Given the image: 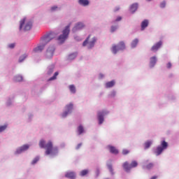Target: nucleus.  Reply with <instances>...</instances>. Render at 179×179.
<instances>
[{"instance_id":"1","label":"nucleus","mask_w":179,"mask_h":179,"mask_svg":"<svg viewBox=\"0 0 179 179\" xmlns=\"http://www.w3.org/2000/svg\"><path fill=\"white\" fill-rule=\"evenodd\" d=\"M39 147L42 149H45V154L48 156L51 155V156H55L57 153H58V148L53 147L52 142L48 141V143L45 144V141L44 140H41L39 142Z\"/></svg>"},{"instance_id":"2","label":"nucleus","mask_w":179,"mask_h":179,"mask_svg":"<svg viewBox=\"0 0 179 179\" xmlns=\"http://www.w3.org/2000/svg\"><path fill=\"white\" fill-rule=\"evenodd\" d=\"M57 37V34H55V32H50V34L45 35L43 38V44L41 45H39L38 47H36L34 51L35 52H41V51H43V50H44V48L45 47V45L48 43H50V40H52L53 38H55Z\"/></svg>"},{"instance_id":"3","label":"nucleus","mask_w":179,"mask_h":179,"mask_svg":"<svg viewBox=\"0 0 179 179\" xmlns=\"http://www.w3.org/2000/svg\"><path fill=\"white\" fill-rule=\"evenodd\" d=\"M71 27V24L67 25L65 29L62 31V34L57 38V41H59V44H63L65 43L66 38H68L69 36V32L71 30L69 29Z\"/></svg>"},{"instance_id":"4","label":"nucleus","mask_w":179,"mask_h":179,"mask_svg":"<svg viewBox=\"0 0 179 179\" xmlns=\"http://www.w3.org/2000/svg\"><path fill=\"white\" fill-rule=\"evenodd\" d=\"M90 38V35H89V36L83 42V47H86V45H87V48H93V47H94V44H96V37H93L92 40L89 41Z\"/></svg>"},{"instance_id":"5","label":"nucleus","mask_w":179,"mask_h":179,"mask_svg":"<svg viewBox=\"0 0 179 179\" xmlns=\"http://www.w3.org/2000/svg\"><path fill=\"white\" fill-rule=\"evenodd\" d=\"M123 50H125V43L123 41L120 42L117 47L115 45L112 47V52L113 54H117L118 51H122Z\"/></svg>"},{"instance_id":"6","label":"nucleus","mask_w":179,"mask_h":179,"mask_svg":"<svg viewBox=\"0 0 179 179\" xmlns=\"http://www.w3.org/2000/svg\"><path fill=\"white\" fill-rule=\"evenodd\" d=\"M167 146H169V144H167V142H166L165 141H163L161 143V146H158L157 148V150L155 151L157 156L162 155V152H163V150L164 149H167Z\"/></svg>"},{"instance_id":"7","label":"nucleus","mask_w":179,"mask_h":179,"mask_svg":"<svg viewBox=\"0 0 179 179\" xmlns=\"http://www.w3.org/2000/svg\"><path fill=\"white\" fill-rule=\"evenodd\" d=\"M54 52H55V48L54 46L49 47L45 52L46 58H52V57H54Z\"/></svg>"},{"instance_id":"8","label":"nucleus","mask_w":179,"mask_h":179,"mask_svg":"<svg viewBox=\"0 0 179 179\" xmlns=\"http://www.w3.org/2000/svg\"><path fill=\"white\" fill-rule=\"evenodd\" d=\"M66 108L67 111L63 113V114L62 115L63 118H65V117H66V115H68L69 114V113H71V111H72V108H73V104L69 103V104L66 105Z\"/></svg>"},{"instance_id":"9","label":"nucleus","mask_w":179,"mask_h":179,"mask_svg":"<svg viewBox=\"0 0 179 179\" xmlns=\"http://www.w3.org/2000/svg\"><path fill=\"white\" fill-rule=\"evenodd\" d=\"M106 114H107V112L104 110L98 113V120L100 124L104 122V115H106Z\"/></svg>"},{"instance_id":"10","label":"nucleus","mask_w":179,"mask_h":179,"mask_svg":"<svg viewBox=\"0 0 179 179\" xmlns=\"http://www.w3.org/2000/svg\"><path fill=\"white\" fill-rule=\"evenodd\" d=\"M29 148V145H24L21 146L20 148H18L16 150L15 153L16 155H20V153H22V152H25V150H27Z\"/></svg>"},{"instance_id":"11","label":"nucleus","mask_w":179,"mask_h":179,"mask_svg":"<svg viewBox=\"0 0 179 179\" xmlns=\"http://www.w3.org/2000/svg\"><path fill=\"white\" fill-rule=\"evenodd\" d=\"M83 27H85V24H83V23L82 22H78L75 27L73 28V31H78V30H82V29H83Z\"/></svg>"},{"instance_id":"12","label":"nucleus","mask_w":179,"mask_h":179,"mask_svg":"<svg viewBox=\"0 0 179 179\" xmlns=\"http://www.w3.org/2000/svg\"><path fill=\"white\" fill-rule=\"evenodd\" d=\"M162 44H163V42H162V41H159L158 43H157L155 45H154L151 48V51L156 52V51H157L159 50V48H160V47H162Z\"/></svg>"},{"instance_id":"13","label":"nucleus","mask_w":179,"mask_h":179,"mask_svg":"<svg viewBox=\"0 0 179 179\" xmlns=\"http://www.w3.org/2000/svg\"><path fill=\"white\" fill-rule=\"evenodd\" d=\"M32 26H33V22H31V21H29V22H26V24L24 26V31H27L29 30H31Z\"/></svg>"},{"instance_id":"14","label":"nucleus","mask_w":179,"mask_h":179,"mask_svg":"<svg viewBox=\"0 0 179 179\" xmlns=\"http://www.w3.org/2000/svg\"><path fill=\"white\" fill-rule=\"evenodd\" d=\"M110 153H113V155H118V150H117V148H115V147L113 146V145H108V146Z\"/></svg>"},{"instance_id":"15","label":"nucleus","mask_w":179,"mask_h":179,"mask_svg":"<svg viewBox=\"0 0 179 179\" xmlns=\"http://www.w3.org/2000/svg\"><path fill=\"white\" fill-rule=\"evenodd\" d=\"M66 178L75 179L76 178V175L73 172H67L65 175Z\"/></svg>"},{"instance_id":"16","label":"nucleus","mask_w":179,"mask_h":179,"mask_svg":"<svg viewBox=\"0 0 179 179\" xmlns=\"http://www.w3.org/2000/svg\"><path fill=\"white\" fill-rule=\"evenodd\" d=\"M148 26H149V21L148 20H144L141 22V30H145Z\"/></svg>"},{"instance_id":"17","label":"nucleus","mask_w":179,"mask_h":179,"mask_svg":"<svg viewBox=\"0 0 179 179\" xmlns=\"http://www.w3.org/2000/svg\"><path fill=\"white\" fill-rule=\"evenodd\" d=\"M156 62H157V59H156V57H152L150 58V66L151 68H153L155 65H156Z\"/></svg>"},{"instance_id":"18","label":"nucleus","mask_w":179,"mask_h":179,"mask_svg":"<svg viewBox=\"0 0 179 179\" xmlns=\"http://www.w3.org/2000/svg\"><path fill=\"white\" fill-rule=\"evenodd\" d=\"M123 169L128 173L131 171V164L126 162L123 164Z\"/></svg>"},{"instance_id":"19","label":"nucleus","mask_w":179,"mask_h":179,"mask_svg":"<svg viewBox=\"0 0 179 179\" xmlns=\"http://www.w3.org/2000/svg\"><path fill=\"white\" fill-rule=\"evenodd\" d=\"M138 9V3H134L130 6V12L131 13H134V12H136Z\"/></svg>"},{"instance_id":"20","label":"nucleus","mask_w":179,"mask_h":179,"mask_svg":"<svg viewBox=\"0 0 179 179\" xmlns=\"http://www.w3.org/2000/svg\"><path fill=\"white\" fill-rule=\"evenodd\" d=\"M78 3L82 6H87L90 2L89 0H78Z\"/></svg>"},{"instance_id":"21","label":"nucleus","mask_w":179,"mask_h":179,"mask_svg":"<svg viewBox=\"0 0 179 179\" xmlns=\"http://www.w3.org/2000/svg\"><path fill=\"white\" fill-rule=\"evenodd\" d=\"M138 43H139V40H138V38L134 39L131 42V47H132V48H135V47H136V45H138Z\"/></svg>"},{"instance_id":"22","label":"nucleus","mask_w":179,"mask_h":179,"mask_svg":"<svg viewBox=\"0 0 179 179\" xmlns=\"http://www.w3.org/2000/svg\"><path fill=\"white\" fill-rule=\"evenodd\" d=\"M114 85H115V81L112 80L110 82L106 83V87H113V86H114Z\"/></svg>"},{"instance_id":"23","label":"nucleus","mask_w":179,"mask_h":179,"mask_svg":"<svg viewBox=\"0 0 179 179\" xmlns=\"http://www.w3.org/2000/svg\"><path fill=\"white\" fill-rule=\"evenodd\" d=\"M151 145H152V141H148L144 143V148L149 149V148H150Z\"/></svg>"},{"instance_id":"24","label":"nucleus","mask_w":179,"mask_h":179,"mask_svg":"<svg viewBox=\"0 0 179 179\" xmlns=\"http://www.w3.org/2000/svg\"><path fill=\"white\" fill-rule=\"evenodd\" d=\"M58 75H59V73H58V71H56L54 73L53 76L48 79V81L50 82L51 80H55V79H57V76H58Z\"/></svg>"},{"instance_id":"25","label":"nucleus","mask_w":179,"mask_h":179,"mask_svg":"<svg viewBox=\"0 0 179 179\" xmlns=\"http://www.w3.org/2000/svg\"><path fill=\"white\" fill-rule=\"evenodd\" d=\"M69 90L71 93L73 94L76 93V87H75V85H69Z\"/></svg>"},{"instance_id":"26","label":"nucleus","mask_w":179,"mask_h":179,"mask_svg":"<svg viewBox=\"0 0 179 179\" xmlns=\"http://www.w3.org/2000/svg\"><path fill=\"white\" fill-rule=\"evenodd\" d=\"M15 82H22L23 80V77L22 76H17L14 78Z\"/></svg>"},{"instance_id":"27","label":"nucleus","mask_w":179,"mask_h":179,"mask_svg":"<svg viewBox=\"0 0 179 179\" xmlns=\"http://www.w3.org/2000/svg\"><path fill=\"white\" fill-rule=\"evenodd\" d=\"M85 129H83V127L82 125H80L78 128V131L79 135H82L83 134Z\"/></svg>"},{"instance_id":"28","label":"nucleus","mask_w":179,"mask_h":179,"mask_svg":"<svg viewBox=\"0 0 179 179\" xmlns=\"http://www.w3.org/2000/svg\"><path fill=\"white\" fill-rule=\"evenodd\" d=\"M88 173H89V170L85 169L80 172V175L81 176V177H85V176L87 175Z\"/></svg>"},{"instance_id":"29","label":"nucleus","mask_w":179,"mask_h":179,"mask_svg":"<svg viewBox=\"0 0 179 179\" xmlns=\"http://www.w3.org/2000/svg\"><path fill=\"white\" fill-rule=\"evenodd\" d=\"M26 58H27V55L24 54L22 56H21L19 59V62H23V61H24V59H26Z\"/></svg>"},{"instance_id":"30","label":"nucleus","mask_w":179,"mask_h":179,"mask_svg":"<svg viewBox=\"0 0 179 179\" xmlns=\"http://www.w3.org/2000/svg\"><path fill=\"white\" fill-rule=\"evenodd\" d=\"M138 166V162L136 161H133L130 164L131 169H134V167H136Z\"/></svg>"},{"instance_id":"31","label":"nucleus","mask_w":179,"mask_h":179,"mask_svg":"<svg viewBox=\"0 0 179 179\" xmlns=\"http://www.w3.org/2000/svg\"><path fill=\"white\" fill-rule=\"evenodd\" d=\"M25 22H26V18H24L20 21V30H22V29H23V24H24Z\"/></svg>"},{"instance_id":"32","label":"nucleus","mask_w":179,"mask_h":179,"mask_svg":"<svg viewBox=\"0 0 179 179\" xmlns=\"http://www.w3.org/2000/svg\"><path fill=\"white\" fill-rule=\"evenodd\" d=\"M39 160H40V157H35L31 162V164H36V163H37V162H38Z\"/></svg>"},{"instance_id":"33","label":"nucleus","mask_w":179,"mask_h":179,"mask_svg":"<svg viewBox=\"0 0 179 179\" xmlns=\"http://www.w3.org/2000/svg\"><path fill=\"white\" fill-rule=\"evenodd\" d=\"M76 58V53H73L69 56V59H75Z\"/></svg>"},{"instance_id":"34","label":"nucleus","mask_w":179,"mask_h":179,"mask_svg":"<svg viewBox=\"0 0 179 179\" xmlns=\"http://www.w3.org/2000/svg\"><path fill=\"white\" fill-rule=\"evenodd\" d=\"M155 166V164H153L152 163H150L146 166V169L148 170H150V169H153V166Z\"/></svg>"},{"instance_id":"35","label":"nucleus","mask_w":179,"mask_h":179,"mask_svg":"<svg viewBox=\"0 0 179 179\" xmlns=\"http://www.w3.org/2000/svg\"><path fill=\"white\" fill-rule=\"evenodd\" d=\"M7 127L8 126L6 124L3 126H0V132H3V131H5V129H6Z\"/></svg>"},{"instance_id":"36","label":"nucleus","mask_w":179,"mask_h":179,"mask_svg":"<svg viewBox=\"0 0 179 179\" xmlns=\"http://www.w3.org/2000/svg\"><path fill=\"white\" fill-rule=\"evenodd\" d=\"M108 170L110 171V172L112 173V174H114V170L113 169V166L112 165H108Z\"/></svg>"},{"instance_id":"37","label":"nucleus","mask_w":179,"mask_h":179,"mask_svg":"<svg viewBox=\"0 0 179 179\" xmlns=\"http://www.w3.org/2000/svg\"><path fill=\"white\" fill-rule=\"evenodd\" d=\"M57 9H58V6H54L51 7L50 10H51V12H55V10H57Z\"/></svg>"},{"instance_id":"38","label":"nucleus","mask_w":179,"mask_h":179,"mask_svg":"<svg viewBox=\"0 0 179 179\" xmlns=\"http://www.w3.org/2000/svg\"><path fill=\"white\" fill-rule=\"evenodd\" d=\"M52 72H54V67L49 69V70L48 71V74L51 75V73H52Z\"/></svg>"},{"instance_id":"39","label":"nucleus","mask_w":179,"mask_h":179,"mask_svg":"<svg viewBox=\"0 0 179 179\" xmlns=\"http://www.w3.org/2000/svg\"><path fill=\"white\" fill-rule=\"evenodd\" d=\"M128 153H129V150L125 149L122 150V155H128Z\"/></svg>"},{"instance_id":"40","label":"nucleus","mask_w":179,"mask_h":179,"mask_svg":"<svg viewBox=\"0 0 179 179\" xmlns=\"http://www.w3.org/2000/svg\"><path fill=\"white\" fill-rule=\"evenodd\" d=\"M160 8H166V1L161 3Z\"/></svg>"},{"instance_id":"41","label":"nucleus","mask_w":179,"mask_h":179,"mask_svg":"<svg viewBox=\"0 0 179 179\" xmlns=\"http://www.w3.org/2000/svg\"><path fill=\"white\" fill-rule=\"evenodd\" d=\"M15 43H10L8 45V48H15Z\"/></svg>"},{"instance_id":"42","label":"nucleus","mask_w":179,"mask_h":179,"mask_svg":"<svg viewBox=\"0 0 179 179\" xmlns=\"http://www.w3.org/2000/svg\"><path fill=\"white\" fill-rule=\"evenodd\" d=\"M115 30H117V27L112 26L111 27L112 33H114V31H115Z\"/></svg>"},{"instance_id":"43","label":"nucleus","mask_w":179,"mask_h":179,"mask_svg":"<svg viewBox=\"0 0 179 179\" xmlns=\"http://www.w3.org/2000/svg\"><path fill=\"white\" fill-rule=\"evenodd\" d=\"M172 65H171V62H169L166 64V68H168V69H170V68H171Z\"/></svg>"},{"instance_id":"44","label":"nucleus","mask_w":179,"mask_h":179,"mask_svg":"<svg viewBox=\"0 0 179 179\" xmlns=\"http://www.w3.org/2000/svg\"><path fill=\"white\" fill-rule=\"evenodd\" d=\"M122 19V17H117V19L115 20V22H120Z\"/></svg>"},{"instance_id":"45","label":"nucleus","mask_w":179,"mask_h":179,"mask_svg":"<svg viewBox=\"0 0 179 179\" xmlns=\"http://www.w3.org/2000/svg\"><path fill=\"white\" fill-rule=\"evenodd\" d=\"M82 146V143H79L76 149H80V147Z\"/></svg>"},{"instance_id":"46","label":"nucleus","mask_w":179,"mask_h":179,"mask_svg":"<svg viewBox=\"0 0 179 179\" xmlns=\"http://www.w3.org/2000/svg\"><path fill=\"white\" fill-rule=\"evenodd\" d=\"M120 9V7H116L115 9V12H118V10Z\"/></svg>"},{"instance_id":"47","label":"nucleus","mask_w":179,"mask_h":179,"mask_svg":"<svg viewBox=\"0 0 179 179\" xmlns=\"http://www.w3.org/2000/svg\"><path fill=\"white\" fill-rule=\"evenodd\" d=\"M157 176H152L150 179H157Z\"/></svg>"},{"instance_id":"48","label":"nucleus","mask_w":179,"mask_h":179,"mask_svg":"<svg viewBox=\"0 0 179 179\" xmlns=\"http://www.w3.org/2000/svg\"><path fill=\"white\" fill-rule=\"evenodd\" d=\"M99 76H100V78H103L104 77V76H103V74L99 75Z\"/></svg>"}]
</instances>
